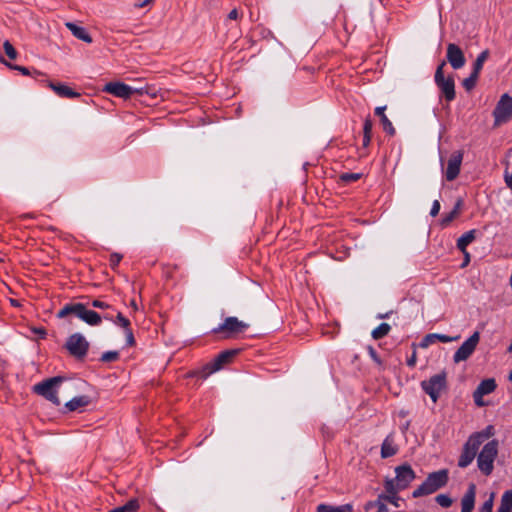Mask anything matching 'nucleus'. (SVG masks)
<instances>
[{"label":"nucleus","instance_id":"obj_1","mask_svg":"<svg viewBox=\"0 0 512 512\" xmlns=\"http://www.w3.org/2000/svg\"><path fill=\"white\" fill-rule=\"evenodd\" d=\"M93 93H108L113 96H132L134 94L146 95V96H157L155 88L148 85H128L122 82H109L102 88H92Z\"/></svg>","mask_w":512,"mask_h":512},{"label":"nucleus","instance_id":"obj_2","mask_svg":"<svg viewBox=\"0 0 512 512\" xmlns=\"http://www.w3.org/2000/svg\"><path fill=\"white\" fill-rule=\"evenodd\" d=\"M70 314L75 315L90 326H98L102 321V317L99 313L87 309L83 303L66 304L58 311L57 317L61 319Z\"/></svg>","mask_w":512,"mask_h":512},{"label":"nucleus","instance_id":"obj_3","mask_svg":"<svg viewBox=\"0 0 512 512\" xmlns=\"http://www.w3.org/2000/svg\"><path fill=\"white\" fill-rule=\"evenodd\" d=\"M449 480L448 470L441 469L428 474L424 482L416 488L412 496L414 498L430 495L440 488L446 486Z\"/></svg>","mask_w":512,"mask_h":512},{"label":"nucleus","instance_id":"obj_4","mask_svg":"<svg viewBox=\"0 0 512 512\" xmlns=\"http://www.w3.org/2000/svg\"><path fill=\"white\" fill-rule=\"evenodd\" d=\"M498 454V441L491 440L486 443L477 456V466L482 474L489 476L494 469V461Z\"/></svg>","mask_w":512,"mask_h":512},{"label":"nucleus","instance_id":"obj_5","mask_svg":"<svg viewBox=\"0 0 512 512\" xmlns=\"http://www.w3.org/2000/svg\"><path fill=\"white\" fill-rule=\"evenodd\" d=\"M63 382V378L60 376L48 378L33 387V390L38 395L43 396L54 405L59 406L61 404L60 399L57 395V388Z\"/></svg>","mask_w":512,"mask_h":512},{"label":"nucleus","instance_id":"obj_6","mask_svg":"<svg viewBox=\"0 0 512 512\" xmlns=\"http://www.w3.org/2000/svg\"><path fill=\"white\" fill-rule=\"evenodd\" d=\"M446 378V372L442 371L421 382V388L430 396L434 403L437 402L440 393L446 388Z\"/></svg>","mask_w":512,"mask_h":512},{"label":"nucleus","instance_id":"obj_7","mask_svg":"<svg viewBox=\"0 0 512 512\" xmlns=\"http://www.w3.org/2000/svg\"><path fill=\"white\" fill-rule=\"evenodd\" d=\"M89 342L81 333L71 334L65 343V348L71 356L82 360L86 357L89 350Z\"/></svg>","mask_w":512,"mask_h":512},{"label":"nucleus","instance_id":"obj_8","mask_svg":"<svg viewBox=\"0 0 512 512\" xmlns=\"http://www.w3.org/2000/svg\"><path fill=\"white\" fill-rule=\"evenodd\" d=\"M248 324L240 321L237 317H227L218 327L212 329L213 334H221L222 338L228 339L234 335L245 331Z\"/></svg>","mask_w":512,"mask_h":512},{"label":"nucleus","instance_id":"obj_9","mask_svg":"<svg viewBox=\"0 0 512 512\" xmlns=\"http://www.w3.org/2000/svg\"><path fill=\"white\" fill-rule=\"evenodd\" d=\"M494 126H500L512 119V98H500L494 110Z\"/></svg>","mask_w":512,"mask_h":512},{"label":"nucleus","instance_id":"obj_10","mask_svg":"<svg viewBox=\"0 0 512 512\" xmlns=\"http://www.w3.org/2000/svg\"><path fill=\"white\" fill-rule=\"evenodd\" d=\"M480 341V333L475 331L462 345L456 350L453 356V361L459 363L466 361L475 351Z\"/></svg>","mask_w":512,"mask_h":512},{"label":"nucleus","instance_id":"obj_11","mask_svg":"<svg viewBox=\"0 0 512 512\" xmlns=\"http://www.w3.org/2000/svg\"><path fill=\"white\" fill-rule=\"evenodd\" d=\"M446 63H440L435 72V83L442 92L443 96H455V83L452 76H444V67Z\"/></svg>","mask_w":512,"mask_h":512},{"label":"nucleus","instance_id":"obj_12","mask_svg":"<svg viewBox=\"0 0 512 512\" xmlns=\"http://www.w3.org/2000/svg\"><path fill=\"white\" fill-rule=\"evenodd\" d=\"M496 387V381L493 378L482 380L473 392V399L475 404L478 407H484L486 402L483 400V397L492 393Z\"/></svg>","mask_w":512,"mask_h":512},{"label":"nucleus","instance_id":"obj_13","mask_svg":"<svg viewBox=\"0 0 512 512\" xmlns=\"http://www.w3.org/2000/svg\"><path fill=\"white\" fill-rule=\"evenodd\" d=\"M479 448L480 446L469 437L463 446L462 453L458 460V466L460 468L468 467L476 457Z\"/></svg>","mask_w":512,"mask_h":512},{"label":"nucleus","instance_id":"obj_14","mask_svg":"<svg viewBox=\"0 0 512 512\" xmlns=\"http://www.w3.org/2000/svg\"><path fill=\"white\" fill-rule=\"evenodd\" d=\"M238 350L232 349V350H225L222 351L212 362L211 367L209 368V371H202L197 372V375H199L202 379H205L210 373L215 372L219 369H221L225 364L229 363L231 359L237 355Z\"/></svg>","mask_w":512,"mask_h":512},{"label":"nucleus","instance_id":"obj_15","mask_svg":"<svg viewBox=\"0 0 512 512\" xmlns=\"http://www.w3.org/2000/svg\"><path fill=\"white\" fill-rule=\"evenodd\" d=\"M395 481L398 488L406 489L415 479L416 474L409 464H403L395 468Z\"/></svg>","mask_w":512,"mask_h":512},{"label":"nucleus","instance_id":"obj_16","mask_svg":"<svg viewBox=\"0 0 512 512\" xmlns=\"http://www.w3.org/2000/svg\"><path fill=\"white\" fill-rule=\"evenodd\" d=\"M446 59L455 70L462 68L466 63L462 49L454 43L447 45Z\"/></svg>","mask_w":512,"mask_h":512},{"label":"nucleus","instance_id":"obj_17","mask_svg":"<svg viewBox=\"0 0 512 512\" xmlns=\"http://www.w3.org/2000/svg\"><path fill=\"white\" fill-rule=\"evenodd\" d=\"M463 160V152L462 151H455L453 152L447 162V167L445 171V178L447 181H453L455 180L459 173L460 168Z\"/></svg>","mask_w":512,"mask_h":512},{"label":"nucleus","instance_id":"obj_18","mask_svg":"<svg viewBox=\"0 0 512 512\" xmlns=\"http://www.w3.org/2000/svg\"><path fill=\"white\" fill-rule=\"evenodd\" d=\"M476 485L470 483L461 499V512H472L475 506Z\"/></svg>","mask_w":512,"mask_h":512},{"label":"nucleus","instance_id":"obj_19","mask_svg":"<svg viewBox=\"0 0 512 512\" xmlns=\"http://www.w3.org/2000/svg\"><path fill=\"white\" fill-rule=\"evenodd\" d=\"M459 339V336L451 337L445 334L438 333H430L424 336V338L419 343V347L427 348L430 345L434 344L436 341H440L442 343H449Z\"/></svg>","mask_w":512,"mask_h":512},{"label":"nucleus","instance_id":"obj_20","mask_svg":"<svg viewBox=\"0 0 512 512\" xmlns=\"http://www.w3.org/2000/svg\"><path fill=\"white\" fill-rule=\"evenodd\" d=\"M65 26L71 31L73 36L77 39L82 40L86 43L92 42L90 34L84 27L78 26L77 24L72 22H66Z\"/></svg>","mask_w":512,"mask_h":512},{"label":"nucleus","instance_id":"obj_21","mask_svg":"<svg viewBox=\"0 0 512 512\" xmlns=\"http://www.w3.org/2000/svg\"><path fill=\"white\" fill-rule=\"evenodd\" d=\"M495 428L493 425L486 426L482 431L474 432L469 437L475 441L479 446H481L484 441L488 440L490 437L494 436Z\"/></svg>","mask_w":512,"mask_h":512},{"label":"nucleus","instance_id":"obj_22","mask_svg":"<svg viewBox=\"0 0 512 512\" xmlns=\"http://www.w3.org/2000/svg\"><path fill=\"white\" fill-rule=\"evenodd\" d=\"M476 233L477 231L472 229L465 232L458 238L456 246L462 253H466L467 246L476 239Z\"/></svg>","mask_w":512,"mask_h":512},{"label":"nucleus","instance_id":"obj_23","mask_svg":"<svg viewBox=\"0 0 512 512\" xmlns=\"http://www.w3.org/2000/svg\"><path fill=\"white\" fill-rule=\"evenodd\" d=\"M89 403H90V397L87 395H81V396L74 397L73 399L68 401L65 404V408L68 411L72 412V411H76L80 408H83V407L89 405Z\"/></svg>","mask_w":512,"mask_h":512},{"label":"nucleus","instance_id":"obj_24","mask_svg":"<svg viewBox=\"0 0 512 512\" xmlns=\"http://www.w3.org/2000/svg\"><path fill=\"white\" fill-rule=\"evenodd\" d=\"M386 106L377 107L375 109V114L380 117L381 124L383 129L389 135L395 134V128L393 127L391 121L385 115Z\"/></svg>","mask_w":512,"mask_h":512},{"label":"nucleus","instance_id":"obj_25","mask_svg":"<svg viewBox=\"0 0 512 512\" xmlns=\"http://www.w3.org/2000/svg\"><path fill=\"white\" fill-rule=\"evenodd\" d=\"M49 86L53 90V92L58 94L59 96H81L79 92L73 91L70 87L62 83L51 82Z\"/></svg>","mask_w":512,"mask_h":512},{"label":"nucleus","instance_id":"obj_26","mask_svg":"<svg viewBox=\"0 0 512 512\" xmlns=\"http://www.w3.org/2000/svg\"><path fill=\"white\" fill-rule=\"evenodd\" d=\"M316 512H353V506L351 504H343L340 506L320 504L317 506Z\"/></svg>","mask_w":512,"mask_h":512},{"label":"nucleus","instance_id":"obj_27","mask_svg":"<svg viewBox=\"0 0 512 512\" xmlns=\"http://www.w3.org/2000/svg\"><path fill=\"white\" fill-rule=\"evenodd\" d=\"M462 206L463 200L461 198L457 199L454 208L443 217L442 224L448 225L451 223L459 215Z\"/></svg>","mask_w":512,"mask_h":512},{"label":"nucleus","instance_id":"obj_28","mask_svg":"<svg viewBox=\"0 0 512 512\" xmlns=\"http://www.w3.org/2000/svg\"><path fill=\"white\" fill-rule=\"evenodd\" d=\"M497 510L504 512H512V489L506 490L500 500V505Z\"/></svg>","mask_w":512,"mask_h":512},{"label":"nucleus","instance_id":"obj_29","mask_svg":"<svg viewBox=\"0 0 512 512\" xmlns=\"http://www.w3.org/2000/svg\"><path fill=\"white\" fill-rule=\"evenodd\" d=\"M397 453V448L393 444L392 440L386 438L381 445V457L389 458Z\"/></svg>","mask_w":512,"mask_h":512},{"label":"nucleus","instance_id":"obj_30","mask_svg":"<svg viewBox=\"0 0 512 512\" xmlns=\"http://www.w3.org/2000/svg\"><path fill=\"white\" fill-rule=\"evenodd\" d=\"M390 330L391 326L388 323H381L372 331L371 335L375 340H379L385 337L390 332Z\"/></svg>","mask_w":512,"mask_h":512},{"label":"nucleus","instance_id":"obj_31","mask_svg":"<svg viewBox=\"0 0 512 512\" xmlns=\"http://www.w3.org/2000/svg\"><path fill=\"white\" fill-rule=\"evenodd\" d=\"M489 57V51L488 50H484L482 51L476 58L474 64H473V70L472 72H475L477 74H480L482 68H483V64L484 62L488 59Z\"/></svg>","mask_w":512,"mask_h":512},{"label":"nucleus","instance_id":"obj_32","mask_svg":"<svg viewBox=\"0 0 512 512\" xmlns=\"http://www.w3.org/2000/svg\"><path fill=\"white\" fill-rule=\"evenodd\" d=\"M378 500H380L381 502H384L386 504V502L394 505L395 507H399L400 504H399V501L401 500V498L398 496V494H384V493H381L378 495Z\"/></svg>","mask_w":512,"mask_h":512},{"label":"nucleus","instance_id":"obj_33","mask_svg":"<svg viewBox=\"0 0 512 512\" xmlns=\"http://www.w3.org/2000/svg\"><path fill=\"white\" fill-rule=\"evenodd\" d=\"M479 74L475 72H471L469 77L465 78L462 81V86L465 88L466 92H470L476 85Z\"/></svg>","mask_w":512,"mask_h":512},{"label":"nucleus","instance_id":"obj_34","mask_svg":"<svg viewBox=\"0 0 512 512\" xmlns=\"http://www.w3.org/2000/svg\"><path fill=\"white\" fill-rule=\"evenodd\" d=\"M385 494H398V492L402 491V488H398V484L395 479H386L384 483Z\"/></svg>","mask_w":512,"mask_h":512},{"label":"nucleus","instance_id":"obj_35","mask_svg":"<svg viewBox=\"0 0 512 512\" xmlns=\"http://www.w3.org/2000/svg\"><path fill=\"white\" fill-rule=\"evenodd\" d=\"M362 174L360 173H342L339 176V179L344 184H349L352 182H356L361 178Z\"/></svg>","mask_w":512,"mask_h":512},{"label":"nucleus","instance_id":"obj_36","mask_svg":"<svg viewBox=\"0 0 512 512\" xmlns=\"http://www.w3.org/2000/svg\"><path fill=\"white\" fill-rule=\"evenodd\" d=\"M435 501L437 502V504H439L443 508H449L452 505V503H453V500L447 494H439V495H437L435 497Z\"/></svg>","mask_w":512,"mask_h":512},{"label":"nucleus","instance_id":"obj_37","mask_svg":"<svg viewBox=\"0 0 512 512\" xmlns=\"http://www.w3.org/2000/svg\"><path fill=\"white\" fill-rule=\"evenodd\" d=\"M3 48H4V51H5L6 55L10 59L15 60L17 58V51H16V49L13 47V45L8 40H6L4 42Z\"/></svg>","mask_w":512,"mask_h":512},{"label":"nucleus","instance_id":"obj_38","mask_svg":"<svg viewBox=\"0 0 512 512\" xmlns=\"http://www.w3.org/2000/svg\"><path fill=\"white\" fill-rule=\"evenodd\" d=\"M119 358V353L117 351H106L101 356L102 362H113Z\"/></svg>","mask_w":512,"mask_h":512},{"label":"nucleus","instance_id":"obj_39","mask_svg":"<svg viewBox=\"0 0 512 512\" xmlns=\"http://www.w3.org/2000/svg\"><path fill=\"white\" fill-rule=\"evenodd\" d=\"M115 323L124 328V330L130 328V321L123 316L122 313L118 312Z\"/></svg>","mask_w":512,"mask_h":512},{"label":"nucleus","instance_id":"obj_40","mask_svg":"<svg viewBox=\"0 0 512 512\" xmlns=\"http://www.w3.org/2000/svg\"><path fill=\"white\" fill-rule=\"evenodd\" d=\"M123 256L119 253H112L110 255V259H109V262H110V267L112 269H115L119 263L121 262Z\"/></svg>","mask_w":512,"mask_h":512},{"label":"nucleus","instance_id":"obj_41","mask_svg":"<svg viewBox=\"0 0 512 512\" xmlns=\"http://www.w3.org/2000/svg\"><path fill=\"white\" fill-rule=\"evenodd\" d=\"M493 501H494V494L492 493L490 497L482 504V506L479 508L483 511H489L492 512L493 510Z\"/></svg>","mask_w":512,"mask_h":512},{"label":"nucleus","instance_id":"obj_42","mask_svg":"<svg viewBox=\"0 0 512 512\" xmlns=\"http://www.w3.org/2000/svg\"><path fill=\"white\" fill-rule=\"evenodd\" d=\"M372 121L370 118H366L363 123V135H370L372 136Z\"/></svg>","mask_w":512,"mask_h":512},{"label":"nucleus","instance_id":"obj_43","mask_svg":"<svg viewBox=\"0 0 512 512\" xmlns=\"http://www.w3.org/2000/svg\"><path fill=\"white\" fill-rule=\"evenodd\" d=\"M124 332H125V336H126L127 345L133 346L135 344V339H134V335H133L131 328L124 330Z\"/></svg>","mask_w":512,"mask_h":512},{"label":"nucleus","instance_id":"obj_44","mask_svg":"<svg viewBox=\"0 0 512 512\" xmlns=\"http://www.w3.org/2000/svg\"><path fill=\"white\" fill-rule=\"evenodd\" d=\"M91 305L94 307V308H98V309H108L110 308L111 306L104 302V301H101V300H98V299H95L91 302Z\"/></svg>","mask_w":512,"mask_h":512},{"label":"nucleus","instance_id":"obj_45","mask_svg":"<svg viewBox=\"0 0 512 512\" xmlns=\"http://www.w3.org/2000/svg\"><path fill=\"white\" fill-rule=\"evenodd\" d=\"M440 202L438 200H434L433 204H432V207H431V210H430V215L432 217H435L438 215L439 211H440Z\"/></svg>","mask_w":512,"mask_h":512},{"label":"nucleus","instance_id":"obj_46","mask_svg":"<svg viewBox=\"0 0 512 512\" xmlns=\"http://www.w3.org/2000/svg\"><path fill=\"white\" fill-rule=\"evenodd\" d=\"M3 62L6 65H8L10 68L18 70V71H20L24 75H28L29 74V71H28V69L26 67L18 66V65H10V64L6 63L5 60H3Z\"/></svg>","mask_w":512,"mask_h":512},{"label":"nucleus","instance_id":"obj_47","mask_svg":"<svg viewBox=\"0 0 512 512\" xmlns=\"http://www.w3.org/2000/svg\"><path fill=\"white\" fill-rule=\"evenodd\" d=\"M378 504H379V503H378V498H377L376 500H373V501H368V502H366V503H365V505H364V510H365L366 512H368V511H370L371 509L376 508Z\"/></svg>","mask_w":512,"mask_h":512},{"label":"nucleus","instance_id":"obj_48","mask_svg":"<svg viewBox=\"0 0 512 512\" xmlns=\"http://www.w3.org/2000/svg\"><path fill=\"white\" fill-rule=\"evenodd\" d=\"M32 331L42 339L45 338L47 335V332L43 327L33 328Z\"/></svg>","mask_w":512,"mask_h":512},{"label":"nucleus","instance_id":"obj_49","mask_svg":"<svg viewBox=\"0 0 512 512\" xmlns=\"http://www.w3.org/2000/svg\"><path fill=\"white\" fill-rule=\"evenodd\" d=\"M416 359H417L416 350H414L412 355L407 359V365L409 367H414L416 364Z\"/></svg>","mask_w":512,"mask_h":512},{"label":"nucleus","instance_id":"obj_50","mask_svg":"<svg viewBox=\"0 0 512 512\" xmlns=\"http://www.w3.org/2000/svg\"><path fill=\"white\" fill-rule=\"evenodd\" d=\"M368 351H369V354H370L371 358H372L375 362H377L378 364H380V363H381V361H380V359H379V357H378V355H377V353H376L375 349H374L373 347H371V346H370V347L368 348Z\"/></svg>","mask_w":512,"mask_h":512},{"label":"nucleus","instance_id":"obj_51","mask_svg":"<svg viewBox=\"0 0 512 512\" xmlns=\"http://www.w3.org/2000/svg\"><path fill=\"white\" fill-rule=\"evenodd\" d=\"M378 503L379 504L376 507L377 508L376 512H389V509L384 502H381L380 500H378Z\"/></svg>","mask_w":512,"mask_h":512},{"label":"nucleus","instance_id":"obj_52","mask_svg":"<svg viewBox=\"0 0 512 512\" xmlns=\"http://www.w3.org/2000/svg\"><path fill=\"white\" fill-rule=\"evenodd\" d=\"M239 17L238 10L236 8L232 9L228 14L229 20H237Z\"/></svg>","mask_w":512,"mask_h":512},{"label":"nucleus","instance_id":"obj_53","mask_svg":"<svg viewBox=\"0 0 512 512\" xmlns=\"http://www.w3.org/2000/svg\"><path fill=\"white\" fill-rule=\"evenodd\" d=\"M153 2H154V0H144L142 2L135 3L134 6L136 8H143L145 6L152 4Z\"/></svg>","mask_w":512,"mask_h":512},{"label":"nucleus","instance_id":"obj_54","mask_svg":"<svg viewBox=\"0 0 512 512\" xmlns=\"http://www.w3.org/2000/svg\"><path fill=\"white\" fill-rule=\"evenodd\" d=\"M463 254H464V261H463V263L461 265L462 268L466 267L469 264V262H470V254H469V252L466 250V253H463Z\"/></svg>","mask_w":512,"mask_h":512},{"label":"nucleus","instance_id":"obj_55","mask_svg":"<svg viewBox=\"0 0 512 512\" xmlns=\"http://www.w3.org/2000/svg\"><path fill=\"white\" fill-rule=\"evenodd\" d=\"M371 138H372V136H370V135H363V141H362L363 147L369 146V144L371 142Z\"/></svg>","mask_w":512,"mask_h":512},{"label":"nucleus","instance_id":"obj_56","mask_svg":"<svg viewBox=\"0 0 512 512\" xmlns=\"http://www.w3.org/2000/svg\"><path fill=\"white\" fill-rule=\"evenodd\" d=\"M399 414H400V416L405 417V416L407 415V412H406V411H404V410H401V411L399 412Z\"/></svg>","mask_w":512,"mask_h":512},{"label":"nucleus","instance_id":"obj_57","mask_svg":"<svg viewBox=\"0 0 512 512\" xmlns=\"http://www.w3.org/2000/svg\"><path fill=\"white\" fill-rule=\"evenodd\" d=\"M131 306L136 310L137 309V305H136V302L134 300L131 301Z\"/></svg>","mask_w":512,"mask_h":512},{"label":"nucleus","instance_id":"obj_58","mask_svg":"<svg viewBox=\"0 0 512 512\" xmlns=\"http://www.w3.org/2000/svg\"><path fill=\"white\" fill-rule=\"evenodd\" d=\"M103 317H104L105 319H107V320H112V317H111V316H109V315H104Z\"/></svg>","mask_w":512,"mask_h":512},{"label":"nucleus","instance_id":"obj_59","mask_svg":"<svg viewBox=\"0 0 512 512\" xmlns=\"http://www.w3.org/2000/svg\"><path fill=\"white\" fill-rule=\"evenodd\" d=\"M409 426V422H407L406 424H404V429H407Z\"/></svg>","mask_w":512,"mask_h":512},{"label":"nucleus","instance_id":"obj_60","mask_svg":"<svg viewBox=\"0 0 512 512\" xmlns=\"http://www.w3.org/2000/svg\"><path fill=\"white\" fill-rule=\"evenodd\" d=\"M478 512H489V511H483V510L479 509Z\"/></svg>","mask_w":512,"mask_h":512}]
</instances>
